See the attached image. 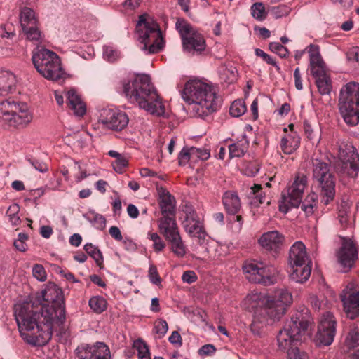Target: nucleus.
I'll use <instances>...</instances> for the list:
<instances>
[{
	"instance_id": "obj_63",
	"label": "nucleus",
	"mask_w": 359,
	"mask_h": 359,
	"mask_svg": "<svg viewBox=\"0 0 359 359\" xmlns=\"http://www.w3.org/2000/svg\"><path fill=\"white\" fill-rule=\"evenodd\" d=\"M197 275L194 271L188 270L183 273L182 280L184 283L191 284L197 280Z\"/></svg>"
},
{
	"instance_id": "obj_27",
	"label": "nucleus",
	"mask_w": 359,
	"mask_h": 359,
	"mask_svg": "<svg viewBox=\"0 0 359 359\" xmlns=\"http://www.w3.org/2000/svg\"><path fill=\"white\" fill-rule=\"evenodd\" d=\"M158 226L160 233L166 240L180 234L175 216H163L159 219Z\"/></svg>"
},
{
	"instance_id": "obj_14",
	"label": "nucleus",
	"mask_w": 359,
	"mask_h": 359,
	"mask_svg": "<svg viewBox=\"0 0 359 359\" xmlns=\"http://www.w3.org/2000/svg\"><path fill=\"white\" fill-rule=\"evenodd\" d=\"M182 226L191 237L198 239L200 245L205 244L208 241V234L204 230L202 222L191 207L186 208V217L182 221Z\"/></svg>"
},
{
	"instance_id": "obj_57",
	"label": "nucleus",
	"mask_w": 359,
	"mask_h": 359,
	"mask_svg": "<svg viewBox=\"0 0 359 359\" xmlns=\"http://www.w3.org/2000/svg\"><path fill=\"white\" fill-rule=\"evenodd\" d=\"M192 154H194V160L198 158L202 161H205L210 156V151L205 148L192 147Z\"/></svg>"
},
{
	"instance_id": "obj_8",
	"label": "nucleus",
	"mask_w": 359,
	"mask_h": 359,
	"mask_svg": "<svg viewBox=\"0 0 359 359\" xmlns=\"http://www.w3.org/2000/svg\"><path fill=\"white\" fill-rule=\"evenodd\" d=\"M309 321L302 313H297L285 323L283 328L277 335L278 348L282 351L294 349L293 345L299 341L300 336L306 332Z\"/></svg>"
},
{
	"instance_id": "obj_2",
	"label": "nucleus",
	"mask_w": 359,
	"mask_h": 359,
	"mask_svg": "<svg viewBox=\"0 0 359 359\" xmlns=\"http://www.w3.org/2000/svg\"><path fill=\"white\" fill-rule=\"evenodd\" d=\"M123 92L130 102L149 114L166 117L168 112L162 98L151 82L149 75L142 74L123 81Z\"/></svg>"
},
{
	"instance_id": "obj_55",
	"label": "nucleus",
	"mask_w": 359,
	"mask_h": 359,
	"mask_svg": "<svg viewBox=\"0 0 359 359\" xmlns=\"http://www.w3.org/2000/svg\"><path fill=\"white\" fill-rule=\"evenodd\" d=\"M269 49L282 58L286 57L289 53L287 49L278 42L270 43Z\"/></svg>"
},
{
	"instance_id": "obj_56",
	"label": "nucleus",
	"mask_w": 359,
	"mask_h": 359,
	"mask_svg": "<svg viewBox=\"0 0 359 359\" xmlns=\"http://www.w3.org/2000/svg\"><path fill=\"white\" fill-rule=\"evenodd\" d=\"M148 276L151 283L157 286H161L162 279L159 276L157 268L155 266L151 265L149 266Z\"/></svg>"
},
{
	"instance_id": "obj_28",
	"label": "nucleus",
	"mask_w": 359,
	"mask_h": 359,
	"mask_svg": "<svg viewBox=\"0 0 359 359\" xmlns=\"http://www.w3.org/2000/svg\"><path fill=\"white\" fill-rule=\"evenodd\" d=\"M291 269L290 278L298 283H303L308 280L311 272V263L302 264L301 266L289 265Z\"/></svg>"
},
{
	"instance_id": "obj_13",
	"label": "nucleus",
	"mask_w": 359,
	"mask_h": 359,
	"mask_svg": "<svg viewBox=\"0 0 359 359\" xmlns=\"http://www.w3.org/2000/svg\"><path fill=\"white\" fill-rule=\"evenodd\" d=\"M306 184L307 177L304 174H297L293 184L288 188L287 193L282 194L278 205L281 212L285 214L292 208H297L300 205Z\"/></svg>"
},
{
	"instance_id": "obj_16",
	"label": "nucleus",
	"mask_w": 359,
	"mask_h": 359,
	"mask_svg": "<svg viewBox=\"0 0 359 359\" xmlns=\"http://www.w3.org/2000/svg\"><path fill=\"white\" fill-rule=\"evenodd\" d=\"M336 320L330 312L322 315L316 335L318 344L329 346L332 343L336 333Z\"/></svg>"
},
{
	"instance_id": "obj_1",
	"label": "nucleus",
	"mask_w": 359,
	"mask_h": 359,
	"mask_svg": "<svg viewBox=\"0 0 359 359\" xmlns=\"http://www.w3.org/2000/svg\"><path fill=\"white\" fill-rule=\"evenodd\" d=\"M40 311L34 310L30 302L17 303L14 316L22 338L33 346H43L52 337L54 325L65 320L62 292L55 284L48 283L41 292Z\"/></svg>"
},
{
	"instance_id": "obj_23",
	"label": "nucleus",
	"mask_w": 359,
	"mask_h": 359,
	"mask_svg": "<svg viewBox=\"0 0 359 359\" xmlns=\"http://www.w3.org/2000/svg\"><path fill=\"white\" fill-rule=\"evenodd\" d=\"M283 241V236L278 231H271L262 235L259 243L265 250L276 254L280 250Z\"/></svg>"
},
{
	"instance_id": "obj_49",
	"label": "nucleus",
	"mask_w": 359,
	"mask_h": 359,
	"mask_svg": "<svg viewBox=\"0 0 359 359\" xmlns=\"http://www.w3.org/2000/svg\"><path fill=\"white\" fill-rule=\"evenodd\" d=\"M248 194L255 200L254 203H263L264 201L265 194L259 184H254L253 187H251Z\"/></svg>"
},
{
	"instance_id": "obj_51",
	"label": "nucleus",
	"mask_w": 359,
	"mask_h": 359,
	"mask_svg": "<svg viewBox=\"0 0 359 359\" xmlns=\"http://www.w3.org/2000/svg\"><path fill=\"white\" fill-rule=\"evenodd\" d=\"M260 170V163L258 161H252L248 163L243 168V174L248 177L255 176Z\"/></svg>"
},
{
	"instance_id": "obj_25",
	"label": "nucleus",
	"mask_w": 359,
	"mask_h": 359,
	"mask_svg": "<svg viewBox=\"0 0 359 359\" xmlns=\"http://www.w3.org/2000/svg\"><path fill=\"white\" fill-rule=\"evenodd\" d=\"M290 131L284 128L285 134L280 142L281 150L285 154H293L300 145V137L296 131L293 130V125H290Z\"/></svg>"
},
{
	"instance_id": "obj_11",
	"label": "nucleus",
	"mask_w": 359,
	"mask_h": 359,
	"mask_svg": "<svg viewBox=\"0 0 359 359\" xmlns=\"http://www.w3.org/2000/svg\"><path fill=\"white\" fill-rule=\"evenodd\" d=\"M175 27L182 37L184 52L194 55L205 50L204 37L196 28L184 20H178Z\"/></svg>"
},
{
	"instance_id": "obj_54",
	"label": "nucleus",
	"mask_w": 359,
	"mask_h": 359,
	"mask_svg": "<svg viewBox=\"0 0 359 359\" xmlns=\"http://www.w3.org/2000/svg\"><path fill=\"white\" fill-rule=\"evenodd\" d=\"M312 307L316 310H320L327 308L328 302L323 297L312 296L310 298Z\"/></svg>"
},
{
	"instance_id": "obj_4",
	"label": "nucleus",
	"mask_w": 359,
	"mask_h": 359,
	"mask_svg": "<svg viewBox=\"0 0 359 359\" xmlns=\"http://www.w3.org/2000/svg\"><path fill=\"white\" fill-rule=\"evenodd\" d=\"M137 40L140 49L147 54H154L162 50L164 41L159 25L147 15H142L136 25Z\"/></svg>"
},
{
	"instance_id": "obj_32",
	"label": "nucleus",
	"mask_w": 359,
	"mask_h": 359,
	"mask_svg": "<svg viewBox=\"0 0 359 359\" xmlns=\"http://www.w3.org/2000/svg\"><path fill=\"white\" fill-rule=\"evenodd\" d=\"M20 23L22 29H28V27L39 24L38 18L34 10L28 7L22 8L20 13Z\"/></svg>"
},
{
	"instance_id": "obj_48",
	"label": "nucleus",
	"mask_w": 359,
	"mask_h": 359,
	"mask_svg": "<svg viewBox=\"0 0 359 359\" xmlns=\"http://www.w3.org/2000/svg\"><path fill=\"white\" fill-rule=\"evenodd\" d=\"M214 252H210L214 259H221L229 252V245L226 243H215L213 249Z\"/></svg>"
},
{
	"instance_id": "obj_31",
	"label": "nucleus",
	"mask_w": 359,
	"mask_h": 359,
	"mask_svg": "<svg viewBox=\"0 0 359 359\" xmlns=\"http://www.w3.org/2000/svg\"><path fill=\"white\" fill-rule=\"evenodd\" d=\"M16 83L15 75L6 70L0 71V92L1 94L8 93L13 90Z\"/></svg>"
},
{
	"instance_id": "obj_9",
	"label": "nucleus",
	"mask_w": 359,
	"mask_h": 359,
	"mask_svg": "<svg viewBox=\"0 0 359 359\" xmlns=\"http://www.w3.org/2000/svg\"><path fill=\"white\" fill-rule=\"evenodd\" d=\"M313 179L320 187L322 203L329 204L335 196V181L330 172V165L317 158L313 161Z\"/></svg>"
},
{
	"instance_id": "obj_45",
	"label": "nucleus",
	"mask_w": 359,
	"mask_h": 359,
	"mask_svg": "<svg viewBox=\"0 0 359 359\" xmlns=\"http://www.w3.org/2000/svg\"><path fill=\"white\" fill-rule=\"evenodd\" d=\"M86 217L97 229L102 230L106 226V219L100 214L90 212Z\"/></svg>"
},
{
	"instance_id": "obj_24",
	"label": "nucleus",
	"mask_w": 359,
	"mask_h": 359,
	"mask_svg": "<svg viewBox=\"0 0 359 359\" xmlns=\"http://www.w3.org/2000/svg\"><path fill=\"white\" fill-rule=\"evenodd\" d=\"M311 263L306 250V246L302 241H296L290 248L288 264L301 266L302 264Z\"/></svg>"
},
{
	"instance_id": "obj_7",
	"label": "nucleus",
	"mask_w": 359,
	"mask_h": 359,
	"mask_svg": "<svg viewBox=\"0 0 359 359\" xmlns=\"http://www.w3.org/2000/svg\"><path fill=\"white\" fill-rule=\"evenodd\" d=\"M339 111L349 126L359 123V83L349 82L340 91Z\"/></svg>"
},
{
	"instance_id": "obj_30",
	"label": "nucleus",
	"mask_w": 359,
	"mask_h": 359,
	"mask_svg": "<svg viewBox=\"0 0 359 359\" xmlns=\"http://www.w3.org/2000/svg\"><path fill=\"white\" fill-rule=\"evenodd\" d=\"M160 198V208L163 216H175V201L174 197L169 192L163 191Z\"/></svg>"
},
{
	"instance_id": "obj_15",
	"label": "nucleus",
	"mask_w": 359,
	"mask_h": 359,
	"mask_svg": "<svg viewBox=\"0 0 359 359\" xmlns=\"http://www.w3.org/2000/svg\"><path fill=\"white\" fill-rule=\"evenodd\" d=\"M126 112L118 109L106 108L100 111L98 121L105 128L114 130H121L128 124Z\"/></svg>"
},
{
	"instance_id": "obj_47",
	"label": "nucleus",
	"mask_w": 359,
	"mask_h": 359,
	"mask_svg": "<svg viewBox=\"0 0 359 359\" xmlns=\"http://www.w3.org/2000/svg\"><path fill=\"white\" fill-rule=\"evenodd\" d=\"M147 238L153 242V249L156 252H161L165 247V243L156 232H148Z\"/></svg>"
},
{
	"instance_id": "obj_10",
	"label": "nucleus",
	"mask_w": 359,
	"mask_h": 359,
	"mask_svg": "<svg viewBox=\"0 0 359 359\" xmlns=\"http://www.w3.org/2000/svg\"><path fill=\"white\" fill-rule=\"evenodd\" d=\"M243 270L250 282L264 285H273L277 282L278 270L271 264L263 262H246Z\"/></svg>"
},
{
	"instance_id": "obj_33",
	"label": "nucleus",
	"mask_w": 359,
	"mask_h": 359,
	"mask_svg": "<svg viewBox=\"0 0 359 359\" xmlns=\"http://www.w3.org/2000/svg\"><path fill=\"white\" fill-rule=\"evenodd\" d=\"M108 155L115 158L111 163L113 169L117 173L121 174L123 172L124 169L128 165V158L124 154H121L115 150H110Z\"/></svg>"
},
{
	"instance_id": "obj_53",
	"label": "nucleus",
	"mask_w": 359,
	"mask_h": 359,
	"mask_svg": "<svg viewBox=\"0 0 359 359\" xmlns=\"http://www.w3.org/2000/svg\"><path fill=\"white\" fill-rule=\"evenodd\" d=\"M32 275L34 278L40 282H44L47 278V274L44 267L39 264L33 266Z\"/></svg>"
},
{
	"instance_id": "obj_58",
	"label": "nucleus",
	"mask_w": 359,
	"mask_h": 359,
	"mask_svg": "<svg viewBox=\"0 0 359 359\" xmlns=\"http://www.w3.org/2000/svg\"><path fill=\"white\" fill-rule=\"evenodd\" d=\"M135 346L137 350L138 358L151 356L149 348L144 341L140 340L137 341L135 344Z\"/></svg>"
},
{
	"instance_id": "obj_38",
	"label": "nucleus",
	"mask_w": 359,
	"mask_h": 359,
	"mask_svg": "<svg viewBox=\"0 0 359 359\" xmlns=\"http://www.w3.org/2000/svg\"><path fill=\"white\" fill-rule=\"evenodd\" d=\"M171 245L172 252L178 257H183L187 253V248L180 234L167 240Z\"/></svg>"
},
{
	"instance_id": "obj_62",
	"label": "nucleus",
	"mask_w": 359,
	"mask_h": 359,
	"mask_svg": "<svg viewBox=\"0 0 359 359\" xmlns=\"http://www.w3.org/2000/svg\"><path fill=\"white\" fill-rule=\"evenodd\" d=\"M28 161L33 168L40 172H46L48 170L47 165L40 160L32 158H29Z\"/></svg>"
},
{
	"instance_id": "obj_46",
	"label": "nucleus",
	"mask_w": 359,
	"mask_h": 359,
	"mask_svg": "<svg viewBox=\"0 0 359 359\" xmlns=\"http://www.w3.org/2000/svg\"><path fill=\"white\" fill-rule=\"evenodd\" d=\"M246 111L245 102L242 100L233 101L229 109V114L233 117H239Z\"/></svg>"
},
{
	"instance_id": "obj_26",
	"label": "nucleus",
	"mask_w": 359,
	"mask_h": 359,
	"mask_svg": "<svg viewBox=\"0 0 359 359\" xmlns=\"http://www.w3.org/2000/svg\"><path fill=\"white\" fill-rule=\"evenodd\" d=\"M67 104L74 114L78 117H82L86 112V105L81 96L74 89H70L66 93Z\"/></svg>"
},
{
	"instance_id": "obj_41",
	"label": "nucleus",
	"mask_w": 359,
	"mask_h": 359,
	"mask_svg": "<svg viewBox=\"0 0 359 359\" xmlns=\"http://www.w3.org/2000/svg\"><path fill=\"white\" fill-rule=\"evenodd\" d=\"M252 16L258 21H263L266 18L267 12L265 6L262 2L253 4L250 8Z\"/></svg>"
},
{
	"instance_id": "obj_43",
	"label": "nucleus",
	"mask_w": 359,
	"mask_h": 359,
	"mask_svg": "<svg viewBox=\"0 0 359 359\" xmlns=\"http://www.w3.org/2000/svg\"><path fill=\"white\" fill-rule=\"evenodd\" d=\"M85 251L96 262L98 266L103 263V256L101 251L92 243H86L83 247Z\"/></svg>"
},
{
	"instance_id": "obj_40",
	"label": "nucleus",
	"mask_w": 359,
	"mask_h": 359,
	"mask_svg": "<svg viewBox=\"0 0 359 359\" xmlns=\"http://www.w3.org/2000/svg\"><path fill=\"white\" fill-rule=\"evenodd\" d=\"M88 305L95 313H101L106 310L107 302L102 297L94 296L89 299Z\"/></svg>"
},
{
	"instance_id": "obj_17",
	"label": "nucleus",
	"mask_w": 359,
	"mask_h": 359,
	"mask_svg": "<svg viewBox=\"0 0 359 359\" xmlns=\"http://www.w3.org/2000/svg\"><path fill=\"white\" fill-rule=\"evenodd\" d=\"M337 258L343 272H347L353 266L358 258V250L351 238H341V246L337 252Z\"/></svg>"
},
{
	"instance_id": "obj_37",
	"label": "nucleus",
	"mask_w": 359,
	"mask_h": 359,
	"mask_svg": "<svg viewBox=\"0 0 359 359\" xmlns=\"http://www.w3.org/2000/svg\"><path fill=\"white\" fill-rule=\"evenodd\" d=\"M345 344L348 348L355 350L359 353V323L351 328L346 339Z\"/></svg>"
},
{
	"instance_id": "obj_36",
	"label": "nucleus",
	"mask_w": 359,
	"mask_h": 359,
	"mask_svg": "<svg viewBox=\"0 0 359 359\" xmlns=\"http://www.w3.org/2000/svg\"><path fill=\"white\" fill-rule=\"evenodd\" d=\"M317 195L315 193H311L302 201L301 208L307 216L311 215L317 209Z\"/></svg>"
},
{
	"instance_id": "obj_34",
	"label": "nucleus",
	"mask_w": 359,
	"mask_h": 359,
	"mask_svg": "<svg viewBox=\"0 0 359 359\" xmlns=\"http://www.w3.org/2000/svg\"><path fill=\"white\" fill-rule=\"evenodd\" d=\"M55 63L57 64V67H55V65L53 66V64L50 63V65H48L46 67L47 71L48 72L47 74L41 73L40 74L42 75L46 79L52 81H59L60 79L63 78L65 72L61 67L60 59L57 55Z\"/></svg>"
},
{
	"instance_id": "obj_21",
	"label": "nucleus",
	"mask_w": 359,
	"mask_h": 359,
	"mask_svg": "<svg viewBox=\"0 0 359 359\" xmlns=\"http://www.w3.org/2000/svg\"><path fill=\"white\" fill-rule=\"evenodd\" d=\"M311 75L316 79L327 76L325 64L320 54L319 46L311 44L307 47Z\"/></svg>"
},
{
	"instance_id": "obj_42",
	"label": "nucleus",
	"mask_w": 359,
	"mask_h": 359,
	"mask_svg": "<svg viewBox=\"0 0 359 359\" xmlns=\"http://www.w3.org/2000/svg\"><path fill=\"white\" fill-rule=\"evenodd\" d=\"M237 70L235 67H224L220 72V79L227 83H232L237 79Z\"/></svg>"
},
{
	"instance_id": "obj_22",
	"label": "nucleus",
	"mask_w": 359,
	"mask_h": 359,
	"mask_svg": "<svg viewBox=\"0 0 359 359\" xmlns=\"http://www.w3.org/2000/svg\"><path fill=\"white\" fill-rule=\"evenodd\" d=\"M79 359H109L110 351L109 347L102 342H97L93 346L79 351Z\"/></svg>"
},
{
	"instance_id": "obj_12",
	"label": "nucleus",
	"mask_w": 359,
	"mask_h": 359,
	"mask_svg": "<svg viewBox=\"0 0 359 359\" xmlns=\"http://www.w3.org/2000/svg\"><path fill=\"white\" fill-rule=\"evenodd\" d=\"M268 316L271 324L279 320L291 305L293 297L291 292L285 287L276 289L272 294H267Z\"/></svg>"
},
{
	"instance_id": "obj_44",
	"label": "nucleus",
	"mask_w": 359,
	"mask_h": 359,
	"mask_svg": "<svg viewBox=\"0 0 359 359\" xmlns=\"http://www.w3.org/2000/svg\"><path fill=\"white\" fill-rule=\"evenodd\" d=\"M316 84L321 95H328L332 90V83L329 76H325L315 79Z\"/></svg>"
},
{
	"instance_id": "obj_5",
	"label": "nucleus",
	"mask_w": 359,
	"mask_h": 359,
	"mask_svg": "<svg viewBox=\"0 0 359 359\" xmlns=\"http://www.w3.org/2000/svg\"><path fill=\"white\" fill-rule=\"evenodd\" d=\"M33 119L27 104L6 100L0 102V126L5 129L24 128Z\"/></svg>"
},
{
	"instance_id": "obj_6",
	"label": "nucleus",
	"mask_w": 359,
	"mask_h": 359,
	"mask_svg": "<svg viewBox=\"0 0 359 359\" xmlns=\"http://www.w3.org/2000/svg\"><path fill=\"white\" fill-rule=\"evenodd\" d=\"M268 297L266 294L252 292L248 294L241 302V307L254 313L250 330L255 334H259L260 330L271 324L268 316Z\"/></svg>"
},
{
	"instance_id": "obj_60",
	"label": "nucleus",
	"mask_w": 359,
	"mask_h": 359,
	"mask_svg": "<svg viewBox=\"0 0 359 359\" xmlns=\"http://www.w3.org/2000/svg\"><path fill=\"white\" fill-rule=\"evenodd\" d=\"M290 12V8L284 4L273 7L272 13L276 18H283L287 15Z\"/></svg>"
},
{
	"instance_id": "obj_64",
	"label": "nucleus",
	"mask_w": 359,
	"mask_h": 359,
	"mask_svg": "<svg viewBox=\"0 0 359 359\" xmlns=\"http://www.w3.org/2000/svg\"><path fill=\"white\" fill-rule=\"evenodd\" d=\"M287 355L290 359H309L307 354L298 348L289 351Z\"/></svg>"
},
{
	"instance_id": "obj_39",
	"label": "nucleus",
	"mask_w": 359,
	"mask_h": 359,
	"mask_svg": "<svg viewBox=\"0 0 359 359\" xmlns=\"http://www.w3.org/2000/svg\"><path fill=\"white\" fill-rule=\"evenodd\" d=\"M23 32L26 36L27 39L34 43H41L43 39V34L39 28V25L37 24L32 27H28V29H23Z\"/></svg>"
},
{
	"instance_id": "obj_20",
	"label": "nucleus",
	"mask_w": 359,
	"mask_h": 359,
	"mask_svg": "<svg viewBox=\"0 0 359 359\" xmlns=\"http://www.w3.org/2000/svg\"><path fill=\"white\" fill-rule=\"evenodd\" d=\"M56 60L57 54L50 50L37 48L33 51V64L39 74H47L48 72L46 67L50 65V63L53 64L55 67H57Z\"/></svg>"
},
{
	"instance_id": "obj_29",
	"label": "nucleus",
	"mask_w": 359,
	"mask_h": 359,
	"mask_svg": "<svg viewBox=\"0 0 359 359\" xmlns=\"http://www.w3.org/2000/svg\"><path fill=\"white\" fill-rule=\"evenodd\" d=\"M223 204L230 215H235L241 208V201L238 194L229 191L224 193L222 198Z\"/></svg>"
},
{
	"instance_id": "obj_50",
	"label": "nucleus",
	"mask_w": 359,
	"mask_h": 359,
	"mask_svg": "<svg viewBox=\"0 0 359 359\" xmlns=\"http://www.w3.org/2000/svg\"><path fill=\"white\" fill-rule=\"evenodd\" d=\"M103 57L107 61L113 62L121 57V53L114 47L106 46L103 48Z\"/></svg>"
},
{
	"instance_id": "obj_35",
	"label": "nucleus",
	"mask_w": 359,
	"mask_h": 359,
	"mask_svg": "<svg viewBox=\"0 0 359 359\" xmlns=\"http://www.w3.org/2000/svg\"><path fill=\"white\" fill-rule=\"evenodd\" d=\"M249 142L244 137L241 140L229 146V157L239 158L243 156L248 151Z\"/></svg>"
},
{
	"instance_id": "obj_59",
	"label": "nucleus",
	"mask_w": 359,
	"mask_h": 359,
	"mask_svg": "<svg viewBox=\"0 0 359 359\" xmlns=\"http://www.w3.org/2000/svg\"><path fill=\"white\" fill-rule=\"evenodd\" d=\"M255 53L257 57H262L263 60H264L268 64L274 66L278 71L280 69L277 62L269 55L264 52L262 50L259 48H256L255 50Z\"/></svg>"
},
{
	"instance_id": "obj_18",
	"label": "nucleus",
	"mask_w": 359,
	"mask_h": 359,
	"mask_svg": "<svg viewBox=\"0 0 359 359\" xmlns=\"http://www.w3.org/2000/svg\"><path fill=\"white\" fill-rule=\"evenodd\" d=\"M347 316L354 319L359 315V287L355 283H349L341 294Z\"/></svg>"
},
{
	"instance_id": "obj_3",
	"label": "nucleus",
	"mask_w": 359,
	"mask_h": 359,
	"mask_svg": "<svg viewBox=\"0 0 359 359\" xmlns=\"http://www.w3.org/2000/svg\"><path fill=\"white\" fill-rule=\"evenodd\" d=\"M182 97L189 105L191 113L197 117L208 116L216 111L220 104L215 87L206 80L188 81L184 85Z\"/></svg>"
},
{
	"instance_id": "obj_61",
	"label": "nucleus",
	"mask_w": 359,
	"mask_h": 359,
	"mask_svg": "<svg viewBox=\"0 0 359 359\" xmlns=\"http://www.w3.org/2000/svg\"><path fill=\"white\" fill-rule=\"evenodd\" d=\"M168 325L165 320H160L154 325V332L158 335L159 338L163 337L168 332Z\"/></svg>"
},
{
	"instance_id": "obj_19",
	"label": "nucleus",
	"mask_w": 359,
	"mask_h": 359,
	"mask_svg": "<svg viewBox=\"0 0 359 359\" xmlns=\"http://www.w3.org/2000/svg\"><path fill=\"white\" fill-rule=\"evenodd\" d=\"M343 163L341 172L351 178L357 177L359 171V155L355 147L348 146L346 150L340 151Z\"/></svg>"
},
{
	"instance_id": "obj_52",
	"label": "nucleus",
	"mask_w": 359,
	"mask_h": 359,
	"mask_svg": "<svg viewBox=\"0 0 359 359\" xmlns=\"http://www.w3.org/2000/svg\"><path fill=\"white\" fill-rule=\"evenodd\" d=\"M190 159L194 160V154H192V147L183 148L178 155V162L180 165H185Z\"/></svg>"
}]
</instances>
